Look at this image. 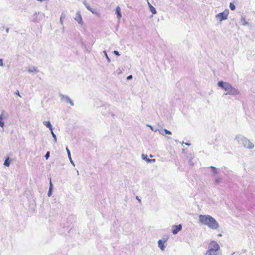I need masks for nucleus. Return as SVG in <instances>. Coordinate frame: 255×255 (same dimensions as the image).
Listing matches in <instances>:
<instances>
[{
  "instance_id": "f257e3e1",
  "label": "nucleus",
  "mask_w": 255,
  "mask_h": 255,
  "mask_svg": "<svg viewBox=\"0 0 255 255\" xmlns=\"http://www.w3.org/2000/svg\"><path fill=\"white\" fill-rule=\"evenodd\" d=\"M199 221L204 225L208 226L210 229L216 230L219 228V224L216 219L210 215H200Z\"/></svg>"
},
{
  "instance_id": "f03ea898",
  "label": "nucleus",
  "mask_w": 255,
  "mask_h": 255,
  "mask_svg": "<svg viewBox=\"0 0 255 255\" xmlns=\"http://www.w3.org/2000/svg\"><path fill=\"white\" fill-rule=\"evenodd\" d=\"M222 254L220 245L215 241L210 242L208 250L204 255H221Z\"/></svg>"
},
{
  "instance_id": "7ed1b4c3",
  "label": "nucleus",
  "mask_w": 255,
  "mask_h": 255,
  "mask_svg": "<svg viewBox=\"0 0 255 255\" xmlns=\"http://www.w3.org/2000/svg\"><path fill=\"white\" fill-rule=\"evenodd\" d=\"M235 140L237 141L239 144L247 148L252 149L254 148V144L247 138L241 134H238L235 137Z\"/></svg>"
},
{
  "instance_id": "20e7f679",
  "label": "nucleus",
  "mask_w": 255,
  "mask_h": 255,
  "mask_svg": "<svg viewBox=\"0 0 255 255\" xmlns=\"http://www.w3.org/2000/svg\"><path fill=\"white\" fill-rule=\"evenodd\" d=\"M229 14V10L228 9H226L222 12L219 13L218 14H217L216 15V18L220 21H222L227 19Z\"/></svg>"
},
{
  "instance_id": "39448f33",
  "label": "nucleus",
  "mask_w": 255,
  "mask_h": 255,
  "mask_svg": "<svg viewBox=\"0 0 255 255\" xmlns=\"http://www.w3.org/2000/svg\"><path fill=\"white\" fill-rule=\"evenodd\" d=\"M218 85L220 88L224 89L225 91H227V92H229V90L231 89V87L232 85L226 82H224L222 81H219L218 83Z\"/></svg>"
},
{
  "instance_id": "423d86ee",
  "label": "nucleus",
  "mask_w": 255,
  "mask_h": 255,
  "mask_svg": "<svg viewBox=\"0 0 255 255\" xmlns=\"http://www.w3.org/2000/svg\"><path fill=\"white\" fill-rule=\"evenodd\" d=\"M181 229L182 226L180 224L178 225L173 226L172 227V232L174 235L176 234L179 231H180L181 230Z\"/></svg>"
},
{
  "instance_id": "0eeeda50",
  "label": "nucleus",
  "mask_w": 255,
  "mask_h": 255,
  "mask_svg": "<svg viewBox=\"0 0 255 255\" xmlns=\"http://www.w3.org/2000/svg\"><path fill=\"white\" fill-rule=\"evenodd\" d=\"M239 93V92L238 90L231 86V89L229 90V92L226 94V95H236Z\"/></svg>"
},
{
  "instance_id": "6e6552de",
  "label": "nucleus",
  "mask_w": 255,
  "mask_h": 255,
  "mask_svg": "<svg viewBox=\"0 0 255 255\" xmlns=\"http://www.w3.org/2000/svg\"><path fill=\"white\" fill-rule=\"evenodd\" d=\"M167 238L165 239L164 241H163L162 240H159L158 241V247L160 248V249L162 251L164 250L165 247L164 246V243H165L167 241Z\"/></svg>"
},
{
  "instance_id": "1a4fd4ad",
  "label": "nucleus",
  "mask_w": 255,
  "mask_h": 255,
  "mask_svg": "<svg viewBox=\"0 0 255 255\" xmlns=\"http://www.w3.org/2000/svg\"><path fill=\"white\" fill-rule=\"evenodd\" d=\"M75 19L79 23H83L82 18L81 14L79 13H77Z\"/></svg>"
},
{
  "instance_id": "9d476101",
  "label": "nucleus",
  "mask_w": 255,
  "mask_h": 255,
  "mask_svg": "<svg viewBox=\"0 0 255 255\" xmlns=\"http://www.w3.org/2000/svg\"><path fill=\"white\" fill-rule=\"evenodd\" d=\"M116 13L118 15V19H120L122 17V15L121 13V8L119 6L116 7Z\"/></svg>"
},
{
  "instance_id": "9b49d317",
  "label": "nucleus",
  "mask_w": 255,
  "mask_h": 255,
  "mask_svg": "<svg viewBox=\"0 0 255 255\" xmlns=\"http://www.w3.org/2000/svg\"><path fill=\"white\" fill-rule=\"evenodd\" d=\"M142 157L143 159L145 160L147 162H151V161L154 162L155 161V159H151L150 160V159L147 158V155L142 154Z\"/></svg>"
},
{
  "instance_id": "f8f14e48",
  "label": "nucleus",
  "mask_w": 255,
  "mask_h": 255,
  "mask_svg": "<svg viewBox=\"0 0 255 255\" xmlns=\"http://www.w3.org/2000/svg\"><path fill=\"white\" fill-rule=\"evenodd\" d=\"M160 133H161L162 135H165V134H171V131L168 130L167 129H163V130H161V131L160 132Z\"/></svg>"
},
{
  "instance_id": "ddd939ff",
  "label": "nucleus",
  "mask_w": 255,
  "mask_h": 255,
  "mask_svg": "<svg viewBox=\"0 0 255 255\" xmlns=\"http://www.w3.org/2000/svg\"><path fill=\"white\" fill-rule=\"evenodd\" d=\"M241 23L244 25H247L249 23L246 21L245 18L244 17H242L241 19Z\"/></svg>"
},
{
  "instance_id": "4468645a",
  "label": "nucleus",
  "mask_w": 255,
  "mask_h": 255,
  "mask_svg": "<svg viewBox=\"0 0 255 255\" xmlns=\"http://www.w3.org/2000/svg\"><path fill=\"white\" fill-rule=\"evenodd\" d=\"M45 126H46L47 128H48L51 131H52V126L49 121H47L44 123Z\"/></svg>"
},
{
  "instance_id": "2eb2a0df",
  "label": "nucleus",
  "mask_w": 255,
  "mask_h": 255,
  "mask_svg": "<svg viewBox=\"0 0 255 255\" xmlns=\"http://www.w3.org/2000/svg\"><path fill=\"white\" fill-rule=\"evenodd\" d=\"M211 169H212V172L214 174H217L218 173V169L217 168H216L214 166H211L210 167Z\"/></svg>"
},
{
  "instance_id": "dca6fc26",
  "label": "nucleus",
  "mask_w": 255,
  "mask_h": 255,
  "mask_svg": "<svg viewBox=\"0 0 255 255\" xmlns=\"http://www.w3.org/2000/svg\"><path fill=\"white\" fill-rule=\"evenodd\" d=\"M148 5L149 6L151 12L153 14H155L156 13V11L155 8L153 6H152L149 3H148Z\"/></svg>"
},
{
  "instance_id": "f3484780",
  "label": "nucleus",
  "mask_w": 255,
  "mask_h": 255,
  "mask_svg": "<svg viewBox=\"0 0 255 255\" xmlns=\"http://www.w3.org/2000/svg\"><path fill=\"white\" fill-rule=\"evenodd\" d=\"M0 126L3 127L4 126V122L3 121V115L1 114L0 115Z\"/></svg>"
},
{
  "instance_id": "a211bd4d",
  "label": "nucleus",
  "mask_w": 255,
  "mask_h": 255,
  "mask_svg": "<svg viewBox=\"0 0 255 255\" xmlns=\"http://www.w3.org/2000/svg\"><path fill=\"white\" fill-rule=\"evenodd\" d=\"M215 181L216 185H218L221 182L222 178L220 177H217V178H216Z\"/></svg>"
},
{
  "instance_id": "6ab92c4d",
  "label": "nucleus",
  "mask_w": 255,
  "mask_h": 255,
  "mask_svg": "<svg viewBox=\"0 0 255 255\" xmlns=\"http://www.w3.org/2000/svg\"><path fill=\"white\" fill-rule=\"evenodd\" d=\"M230 8L232 10H234L236 9V6L234 3L230 2Z\"/></svg>"
},
{
  "instance_id": "aec40b11",
  "label": "nucleus",
  "mask_w": 255,
  "mask_h": 255,
  "mask_svg": "<svg viewBox=\"0 0 255 255\" xmlns=\"http://www.w3.org/2000/svg\"><path fill=\"white\" fill-rule=\"evenodd\" d=\"M4 165L6 166H9V158H7V159H6V160L4 161Z\"/></svg>"
},
{
  "instance_id": "412c9836",
  "label": "nucleus",
  "mask_w": 255,
  "mask_h": 255,
  "mask_svg": "<svg viewBox=\"0 0 255 255\" xmlns=\"http://www.w3.org/2000/svg\"><path fill=\"white\" fill-rule=\"evenodd\" d=\"M51 191H52V183L51 182H50V187L49 188V191H48V195L49 196H50L51 195Z\"/></svg>"
},
{
  "instance_id": "4be33fe9",
  "label": "nucleus",
  "mask_w": 255,
  "mask_h": 255,
  "mask_svg": "<svg viewBox=\"0 0 255 255\" xmlns=\"http://www.w3.org/2000/svg\"><path fill=\"white\" fill-rule=\"evenodd\" d=\"M67 101L69 102V104H70L71 105H72V106L74 105L73 102L69 98H67Z\"/></svg>"
},
{
  "instance_id": "5701e85b",
  "label": "nucleus",
  "mask_w": 255,
  "mask_h": 255,
  "mask_svg": "<svg viewBox=\"0 0 255 255\" xmlns=\"http://www.w3.org/2000/svg\"><path fill=\"white\" fill-rule=\"evenodd\" d=\"M49 155H50L49 152V151L47 152V153H46V154L45 155V157L46 158V159H47L49 158Z\"/></svg>"
},
{
  "instance_id": "b1692460",
  "label": "nucleus",
  "mask_w": 255,
  "mask_h": 255,
  "mask_svg": "<svg viewBox=\"0 0 255 255\" xmlns=\"http://www.w3.org/2000/svg\"><path fill=\"white\" fill-rule=\"evenodd\" d=\"M66 150H67V153H68L69 157L70 158H71L70 152V150H69V149L67 147H66Z\"/></svg>"
},
{
  "instance_id": "393cba45",
  "label": "nucleus",
  "mask_w": 255,
  "mask_h": 255,
  "mask_svg": "<svg viewBox=\"0 0 255 255\" xmlns=\"http://www.w3.org/2000/svg\"><path fill=\"white\" fill-rule=\"evenodd\" d=\"M51 134H52L53 137L56 139V136L55 134L54 133L53 130H52V131H51Z\"/></svg>"
},
{
  "instance_id": "a878e982",
  "label": "nucleus",
  "mask_w": 255,
  "mask_h": 255,
  "mask_svg": "<svg viewBox=\"0 0 255 255\" xmlns=\"http://www.w3.org/2000/svg\"><path fill=\"white\" fill-rule=\"evenodd\" d=\"M132 75H129V76L127 77V79L128 80H130V79H131L132 78Z\"/></svg>"
},
{
  "instance_id": "bb28decb",
  "label": "nucleus",
  "mask_w": 255,
  "mask_h": 255,
  "mask_svg": "<svg viewBox=\"0 0 255 255\" xmlns=\"http://www.w3.org/2000/svg\"><path fill=\"white\" fill-rule=\"evenodd\" d=\"M114 53L116 55H120V54H119V52H118V51H114Z\"/></svg>"
},
{
  "instance_id": "cd10ccee",
  "label": "nucleus",
  "mask_w": 255,
  "mask_h": 255,
  "mask_svg": "<svg viewBox=\"0 0 255 255\" xmlns=\"http://www.w3.org/2000/svg\"><path fill=\"white\" fill-rule=\"evenodd\" d=\"M15 94H16V95H17L18 96L20 97V94H19V91H17L15 92Z\"/></svg>"
},
{
  "instance_id": "c85d7f7f",
  "label": "nucleus",
  "mask_w": 255,
  "mask_h": 255,
  "mask_svg": "<svg viewBox=\"0 0 255 255\" xmlns=\"http://www.w3.org/2000/svg\"><path fill=\"white\" fill-rule=\"evenodd\" d=\"M0 65H1V66L2 65V62L1 59H0Z\"/></svg>"
},
{
  "instance_id": "c756f323",
  "label": "nucleus",
  "mask_w": 255,
  "mask_h": 255,
  "mask_svg": "<svg viewBox=\"0 0 255 255\" xmlns=\"http://www.w3.org/2000/svg\"><path fill=\"white\" fill-rule=\"evenodd\" d=\"M87 8H88L89 10H90L91 11H92L93 13L94 12V11L92 10V9H91V8H90V7H89L87 6Z\"/></svg>"
},
{
  "instance_id": "7c9ffc66",
  "label": "nucleus",
  "mask_w": 255,
  "mask_h": 255,
  "mask_svg": "<svg viewBox=\"0 0 255 255\" xmlns=\"http://www.w3.org/2000/svg\"><path fill=\"white\" fill-rule=\"evenodd\" d=\"M218 236L219 237H222V234H219L218 235Z\"/></svg>"
}]
</instances>
